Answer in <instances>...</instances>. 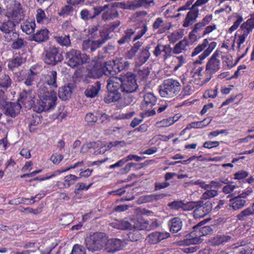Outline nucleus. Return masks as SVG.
<instances>
[{
    "instance_id": "nucleus-18",
    "label": "nucleus",
    "mask_w": 254,
    "mask_h": 254,
    "mask_svg": "<svg viewBox=\"0 0 254 254\" xmlns=\"http://www.w3.org/2000/svg\"><path fill=\"white\" fill-rule=\"evenodd\" d=\"M105 249L108 253H114L122 250L125 246V242L119 239L114 238L106 240Z\"/></svg>"
},
{
    "instance_id": "nucleus-51",
    "label": "nucleus",
    "mask_w": 254,
    "mask_h": 254,
    "mask_svg": "<svg viewBox=\"0 0 254 254\" xmlns=\"http://www.w3.org/2000/svg\"><path fill=\"white\" fill-rule=\"evenodd\" d=\"M19 36V33L16 31L15 29H14V30H12V32H8L5 33L4 37L5 41L10 42L16 40Z\"/></svg>"
},
{
    "instance_id": "nucleus-63",
    "label": "nucleus",
    "mask_w": 254,
    "mask_h": 254,
    "mask_svg": "<svg viewBox=\"0 0 254 254\" xmlns=\"http://www.w3.org/2000/svg\"><path fill=\"white\" fill-rule=\"evenodd\" d=\"M238 188V186L233 185H232V183H230L229 184L223 187L222 191L225 194H229L232 193L235 189Z\"/></svg>"
},
{
    "instance_id": "nucleus-36",
    "label": "nucleus",
    "mask_w": 254,
    "mask_h": 254,
    "mask_svg": "<svg viewBox=\"0 0 254 254\" xmlns=\"http://www.w3.org/2000/svg\"><path fill=\"white\" fill-rule=\"evenodd\" d=\"M54 39L62 47L67 48L71 46V40L69 35H57L54 37Z\"/></svg>"
},
{
    "instance_id": "nucleus-4",
    "label": "nucleus",
    "mask_w": 254,
    "mask_h": 254,
    "mask_svg": "<svg viewBox=\"0 0 254 254\" xmlns=\"http://www.w3.org/2000/svg\"><path fill=\"white\" fill-rule=\"evenodd\" d=\"M106 235L104 233L97 232L85 240L86 248L92 252L103 249L106 243Z\"/></svg>"
},
{
    "instance_id": "nucleus-44",
    "label": "nucleus",
    "mask_w": 254,
    "mask_h": 254,
    "mask_svg": "<svg viewBox=\"0 0 254 254\" xmlns=\"http://www.w3.org/2000/svg\"><path fill=\"white\" fill-rule=\"evenodd\" d=\"M188 45V41L185 40L180 41L172 49V52L175 54H179L186 51V47Z\"/></svg>"
},
{
    "instance_id": "nucleus-31",
    "label": "nucleus",
    "mask_w": 254,
    "mask_h": 254,
    "mask_svg": "<svg viewBox=\"0 0 254 254\" xmlns=\"http://www.w3.org/2000/svg\"><path fill=\"white\" fill-rule=\"evenodd\" d=\"M57 78V73L55 70L49 71L45 76V83L50 86V89L54 90L58 87Z\"/></svg>"
},
{
    "instance_id": "nucleus-9",
    "label": "nucleus",
    "mask_w": 254,
    "mask_h": 254,
    "mask_svg": "<svg viewBox=\"0 0 254 254\" xmlns=\"http://www.w3.org/2000/svg\"><path fill=\"white\" fill-rule=\"evenodd\" d=\"M44 62L49 65H55L63 60L62 54L55 46L50 47L44 52Z\"/></svg>"
},
{
    "instance_id": "nucleus-30",
    "label": "nucleus",
    "mask_w": 254,
    "mask_h": 254,
    "mask_svg": "<svg viewBox=\"0 0 254 254\" xmlns=\"http://www.w3.org/2000/svg\"><path fill=\"white\" fill-rule=\"evenodd\" d=\"M79 178L72 174L67 175L64 178V182H58L57 186L60 188H68L73 185L75 182L78 180Z\"/></svg>"
},
{
    "instance_id": "nucleus-28",
    "label": "nucleus",
    "mask_w": 254,
    "mask_h": 254,
    "mask_svg": "<svg viewBox=\"0 0 254 254\" xmlns=\"http://www.w3.org/2000/svg\"><path fill=\"white\" fill-rule=\"evenodd\" d=\"M37 66L34 65L31 67L27 73V77L24 80L23 83L27 86L32 87L34 84L35 77L39 73Z\"/></svg>"
},
{
    "instance_id": "nucleus-6",
    "label": "nucleus",
    "mask_w": 254,
    "mask_h": 254,
    "mask_svg": "<svg viewBox=\"0 0 254 254\" xmlns=\"http://www.w3.org/2000/svg\"><path fill=\"white\" fill-rule=\"evenodd\" d=\"M219 56V52L216 51L208 60L206 65L205 70L203 72L204 79L202 81L203 84L209 81L211 79L212 75L220 68Z\"/></svg>"
},
{
    "instance_id": "nucleus-41",
    "label": "nucleus",
    "mask_w": 254,
    "mask_h": 254,
    "mask_svg": "<svg viewBox=\"0 0 254 254\" xmlns=\"http://www.w3.org/2000/svg\"><path fill=\"white\" fill-rule=\"evenodd\" d=\"M42 118V117H41L40 115H35L29 119L28 127L30 132L35 131V127L41 123Z\"/></svg>"
},
{
    "instance_id": "nucleus-54",
    "label": "nucleus",
    "mask_w": 254,
    "mask_h": 254,
    "mask_svg": "<svg viewBox=\"0 0 254 254\" xmlns=\"http://www.w3.org/2000/svg\"><path fill=\"white\" fill-rule=\"evenodd\" d=\"M148 221H136V224L135 225H133V228L137 230H146L148 231Z\"/></svg>"
},
{
    "instance_id": "nucleus-37",
    "label": "nucleus",
    "mask_w": 254,
    "mask_h": 254,
    "mask_svg": "<svg viewBox=\"0 0 254 254\" xmlns=\"http://www.w3.org/2000/svg\"><path fill=\"white\" fill-rule=\"evenodd\" d=\"M36 27L35 21H26L23 22L20 26L22 31L27 35L33 33Z\"/></svg>"
},
{
    "instance_id": "nucleus-26",
    "label": "nucleus",
    "mask_w": 254,
    "mask_h": 254,
    "mask_svg": "<svg viewBox=\"0 0 254 254\" xmlns=\"http://www.w3.org/2000/svg\"><path fill=\"white\" fill-rule=\"evenodd\" d=\"M150 47L146 46L143 49L140 53L137 55L135 59V67L137 66H140L144 64L148 60L150 56V54L149 52Z\"/></svg>"
},
{
    "instance_id": "nucleus-27",
    "label": "nucleus",
    "mask_w": 254,
    "mask_h": 254,
    "mask_svg": "<svg viewBox=\"0 0 254 254\" xmlns=\"http://www.w3.org/2000/svg\"><path fill=\"white\" fill-rule=\"evenodd\" d=\"M26 61V58L22 55H15L9 60L7 67L9 69L13 71L20 66Z\"/></svg>"
},
{
    "instance_id": "nucleus-64",
    "label": "nucleus",
    "mask_w": 254,
    "mask_h": 254,
    "mask_svg": "<svg viewBox=\"0 0 254 254\" xmlns=\"http://www.w3.org/2000/svg\"><path fill=\"white\" fill-rule=\"evenodd\" d=\"M148 28L146 24H143L140 29L138 30L137 35L133 39V41L140 39L147 31Z\"/></svg>"
},
{
    "instance_id": "nucleus-17",
    "label": "nucleus",
    "mask_w": 254,
    "mask_h": 254,
    "mask_svg": "<svg viewBox=\"0 0 254 254\" xmlns=\"http://www.w3.org/2000/svg\"><path fill=\"white\" fill-rule=\"evenodd\" d=\"M121 22L120 21H116L109 24L105 25L102 29L100 30V36L102 38L105 42L113 37L111 33L114 32L115 30L119 26Z\"/></svg>"
},
{
    "instance_id": "nucleus-15",
    "label": "nucleus",
    "mask_w": 254,
    "mask_h": 254,
    "mask_svg": "<svg viewBox=\"0 0 254 254\" xmlns=\"http://www.w3.org/2000/svg\"><path fill=\"white\" fill-rule=\"evenodd\" d=\"M105 43L102 38L97 40H85L82 43V50L86 52L93 53Z\"/></svg>"
},
{
    "instance_id": "nucleus-14",
    "label": "nucleus",
    "mask_w": 254,
    "mask_h": 254,
    "mask_svg": "<svg viewBox=\"0 0 254 254\" xmlns=\"http://www.w3.org/2000/svg\"><path fill=\"white\" fill-rule=\"evenodd\" d=\"M0 107L6 116L15 118L19 114L21 105L18 102L15 103L7 101Z\"/></svg>"
},
{
    "instance_id": "nucleus-5",
    "label": "nucleus",
    "mask_w": 254,
    "mask_h": 254,
    "mask_svg": "<svg viewBox=\"0 0 254 254\" xmlns=\"http://www.w3.org/2000/svg\"><path fill=\"white\" fill-rule=\"evenodd\" d=\"M65 60L67 64L71 68L89 62V56L86 54H82L80 51L71 49L65 53Z\"/></svg>"
},
{
    "instance_id": "nucleus-38",
    "label": "nucleus",
    "mask_w": 254,
    "mask_h": 254,
    "mask_svg": "<svg viewBox=\"0 0 254 254\" xmlns=\"http://www.w3.org/2000/svg\"><path fill=\"white\" fill-rule=\"evenodd\" d=\"M111 225L115 228L121 230H131L133 228V224L125 220L113 222Z\"/></svg>"
},
{
    "instance_id": "nucleus-53",
    "label": "nucleus",
    "mask_w": 254,
    "mask_h": 254,
    "mask_svg": "<svg viewBox=\"0 0 254 254\" xmlns=\"http://www.w3.org/2000/svg\"><path fill=\"white\" fill-rule=\"evenodd\" d=\"M183 201L182 200H174L169 202L167 205L170 209L177 211L183 209Z\"/></svg>"
},
{
    "instance_id": "nucleus-45",
    "label": "nucleus",
    "mask_w": 254,
    "mask_h": 254,
    "mask_svg": "<svg viewBox=\"0 0 254 254\" xmlns=\"http://www.w3.org/2000/svg\"><path fill=\"white\" fill-rule=\"evenodd\" d=\"M167 194L166 193L162 194H153L150 195H146L142 197V200L143 202H152L154 200H157L167 196Z\"/></svg>"
},
{
    "instance_id": "nucleus-34",
    "label": "nucleus",
    "mask_w": 254,
    "mask_h": 254,
    "mask_svg": "<svg viewBox=\"0 0 254 254\" xmlns=\"http://www.w3.org/2000/svg\"><path fill=\"white\" fill-rule=\"evenodd\" d=\"M72 92L71 85L68 84L59 89L58 95L61 99L65 101L70 97Z\"/></svg>"
},
{
    "instance_id": "nucleus-19",
    "label": "nucleus",
    "mask_w": 254,
    "mask_h": 254,
    "mask_svg": "<svg viewBox=\"0 0 254 254\" xmlns=\"http://www.w3.org/2000/svg\"><path fill=\"white\" fill-rule=\"evenodd\" d=\"M118 64L114 60L107 61L105 63L104 65L102 67V70L104 75H115L120 72L118 69Z\"/></svg>"
},
{
    "instance_id": "nucleus-62",
    "label": "nucleus",
    "mask_w": 254,
    "mask_h": 254,
    "mask_svg": "<svg viewBox=\"0 0 254 254\" xmlns=\"http://www.w3.org/2000/svg\"><path fill=\"white\" fill-rule=\"evenodd\" d=\"M197 201H190L187 203H183V210L190 211L195 209Z\"/></svg>"
},
{
    "instance_id": "nucleus-35",
    "label": "nucleus",
    "mask_w": 254,
    "mask_h": 254,
    "mask_svg": "<svg viewBox=\"0 0 254 254\" xmlns=\"http://www.w3.org/2000/svg\"><path fill=\"white\" fill-rule=\"evenodd\" d=\"M143 98L144 100L142 103V106L143 108H151L156 103L157 99L156 97L150 92L145 94Z\"/></svg>"
},
{
    "instance_id": "nucleus-59",
    "label": "nucleus",
    "mask_w": 254,
    "mask_h": 254,
    "mask_svg": "<svg viewBox=\"0 0 254 254\" xmlns=\"http://www.w3.org/2000/svg\"><path fill=\"white\" fill-rule=\"evenodd\" d=\"M72 10V6L69 5H66L62 8L61 10L59 11L58 14L60 16L64 17L65 16L69 14Z\"/></svg>"
},
{
    "instance_id": "nucleus-21",
    "label": "nucleus",
    "mask_w": 254,
    "mask_h": 254,
    "mask_svg": "<svg viewBox=\"0 0 254 254\" xmlns=\"http://www.w3.org/2000/svg\"><path fill=\"white\" fill-rule=\"evenodd\" d=\"M49 38V31L47 28H43L38 30L35 33L33 34L30 40L38 43H42L47 41Z\"/></svg>"
},
{
    "instance_id": "nucleus-42",
    "label": "nucleus",
    "mask_w": 254,
    "mask_h": 254,
    "mask_svg": "<svg viewBox=\"0 0 254 254\" xmlns=\"http://www.w3.org/2000/svg\"><path fill=\"white\" fill-rule=\"evenodd\" d=\"M121 98L120 92L108 91L107 94L104 97V101L106 103H110L118 101Z\"/></svg>"
},
{
    "instance_id": "nucleus-32",
    "label": "nucleus",
    "mask_w": 254,
    "mask_h": 254,
    "mask_svg": "<svg viewBox=\"0 0 254 254\" xmlns=\"http://www.w3.org/2000/svg\"><path fill=\"white\" fill-rule=\"evenodd\" d=\"M170 231L176 233L180 231L183 226L182 221L179 217H176L171 219L168 222Z\"/></svg>"
},
{
    "instance_id": "nucleus-7",
    "label": "nucleus",
    "mask_w": 254,
    "mask_h": 254,
    "mask_svg": "<svg viewBox=\"0 0 254 254\" xmlns=\"http://www.w3.org/2000/svg\"><path fill=\"white\" fill-rule=\"evenodd\" d=\"M216 45L217 43L215 42H212L209 43L207 39L203 40V42L199 44L192 52L191 56L194 57L204 50L203 52L199 56V59L196 60L195 63L196 64H201L202 61L210 54L212 51L216 48Z\"/></svg>"
},
{
    "instance_id": "nucleus-43",
    "label": "nucleus",
    "mask_w": 254,
    "mask_h": 254,
    "mask_svg": "<svg viewBox=\"0 0 254 254\" xmlns=\"http://www.w3.org/2000/svg\"><path fill=\"white\" fill-rule=\"evenodd\" d=\"M134 33V31L132 29H127L125 32V34L118 41V43L120 45L128 43L130 41L131 37Z\"/></svg>"
},
{
    "instance_id": "nucleus-56",
    "label": "nucleus",
    "mask_w": 254,
    "mask_h": 254,
    "mask_svg": "<svg viewBox=\"0 0 254 254\" xmlns=\"http://www.w3.org/2000/svg\"><path fill=\"white\" fill-rule=\"evenodd\" d=\"M236 17L237 18L236 21H235L233 24V25L229 28V31L231 32L236 30L240 23L243 21V18L240 14L237 13H235Z\"/></svg>"
},
{
    "instance_id": "nucleus-52",
    "label": "nucleus",
    "mask_w": 254,
    "mask_h": 254,
    "mask_svg": "<svg viewBox=\"0 0 254 254\" xmlns=\"http://www.w3.org/2000/svg\"><path fill=\"white\" fill-rule=\"evenodd\" d=\"M36 20L39 23H45L48 21L44 11L41 8H38L37 10Z\"/></svg>"
},
{
    "instance_id": "nucleus-8",
    "label": "nucleus",
    "mask_w": 254,
    "mask_h": 254,
    "mask_svg": "<svg viewBox=\"0 0 254 254\" xmlns=\"http://www.w3.org/2000/svg\"><path fill=\"white\" fill-rule=\"evenodd\" d=\"M122 82V92L124 93H132L136 91L138 85L135 77L130 72L126 74H121Z\"/></svg>"
},
{
    "instance_id": "nucleus-1",
    "label": "nucleus",
    "mask_w": 254,
    "mask_h": 254,
    "mask_svg": "<svg viewBox=\"0 0 254 254\" xmlns=\"http://www.w3.org/2000/svg\"><path fill=\"white\" fill-rule=\"evenodd\" d=\"M40 100L34 106V111L38 113L49 112L54 110L57 100V93L53 89H49L45 85L38 90Z\"/></svg>"
},
{
    "instance_id": "nucleus-49",
    "label": "nucleus",
    "mask_w": 254,
    "mask_h": 254,
    "mask_svg": "<svg viewBox=\"0 0 254 254\" xmlns=\"http://www.w3.org/2000/svg\"><path fill=\"white\" fill-rule=\"evenodd\" d=\"M104 75L102 69L97 68H93L88 71L87 76L90 78L98 79Z\"/></svg>"
},
{
    "instance_id": "nucleus-60",
    "label": "nucleus",
    "mask_w": 254,
    "mask_h": 254,
    "mask_svg": "<svg viewBox=\"0 0 254 254\" xmlns=\"http://www.w3.org/2000/svg\"><path fill=\"white\" fill-rule=\"evenodd\" d=\"M100 27V25L97 24L96 25H93L89 28L88 34L91 36V37L93 39H95L97 37L98 34L97 32Z\"/></svg>"
},
{
    "instance_id": "nucleus-10",
    "label": "nucleus",
    "mask_w": 254,
    "mask_h": 254,
    "mask_svg": "<svg viewBox=\"0 0 254 254\" xmlns=\"http://www.w3.org/2000/svg\"><path fill=\"white\" fill-rule=\"evenodd\" d=\"M34 98V96L32 94V89H24L20 94L17 102L20 103L21 105H22L27 110L31 108L34 109V106L36 105Z\"/></svg>"
},
{
    "instance_id": "nucleus-57",
    "label": "nucleus",
    "mask_w": 254,
    "mask_h": 254,
    "mask_svg": "<svg viewBox=\"0 0 254 254\" xmlns=\"http://www.w3.org/2000/svg\"><path fill=\"white\" fill-rule=\"evenodd\" d=\"M99 144L97 142H90L89 143H88L86 145H83L81 150L80 152L83 153L86 151L88 149H91V148H96L98 147Z\"/></svg>"
},
{
    "instance_id": "nucleus-61",
    "label": "nucleus",
    "mask_w": 254,
    "mask_h": 254,
    "mask_svg": "<svg viewBox=\"0 0 254 254\" xmlns=\"http://www.w3.org/2000/svg\"><path fill=\"white\" fill-rule=\"evenodd\" d=\"M242 29H248L251 31L254 28V19H249L241 26Z\"/></svg>"
},
{
    "instance_id": "nucleus-40",
    "label": "nucleus",
    "mask_w": 254,
    "mask_h": 254,
    "mask_svg": "<svg viewBox=\"0 0 254 254\" xmlns=\"http://www.w3.org/2000/svg\"><path fill=\"white\" fill-rule=\"evenodd\" d=\"M136 72L138 78L142 80H146L150 73V70L148 67L137 66Z\"/></svg>"
},
{
    "instance_id": "nucleus-39",
    "label": "nucleus",
    "mask_w": 254,
    "mask_h": 254,
    "mask_svg": "<svg viewBox=\"0 0 254 254\" xmlns=\"http://www.w3.org/2000/svg\"><path fill=\"white\" fill-rule=\"evenodd\" d=\"M119 16V13L114 9H108L104 10L102 15V19L104 21L113 20Z\"/></svg>"
},
{
    "instance_id": "nucleus-24",
    "label": "nucleus",
    "mask_w": 254,
    "mask_h": 254,
    "mask_svg": "<svg viewBox=\"0 0 254 254\" xmlns=\"http://www.w3.org/2000/svg\"><path fill=\"white\" fill-rule=\"evenodd\" d=\"M102 84L101 81H97L94 84L89 85L84 91V94L87 97L94 98L98 95Z\"/></svg>"
},
{
    "instance_id": "nucleus-55",
    "label": "nucleus",
    "mask_w": 254,
    "mask_h": 254,
    "mask_svg": "<svg viewBox=\"0 0 254 254\" xmlns=\"http://www.w3.org/2000/svg\"><path fill=\"white\" fill-rule=\"evenodd\" d=\"M154 3L153 0H138L134 6L137 8L143 7L147 8L150 7L151 3Z\"/></svg>"
},
{
    "instance_id": "nucleus-20",
    "label": "nucleus",
    "mask_w": 254,
    "mask_h": 254,
    "mask_svg": "<svg viewBox=\"0 0 254 254\" xmlns=\"http://www.w3.org/2000/svg\"><path fill=\"white\" fill-rule=\"evenodd\" d=\"M162 52L164 53L163 58L164 60H166L172 56V49L170 45H164L159 43L155 47L153 55L155 57H158L161 55Z\"/></svg>"
},
{
    "instance_id": "nucleus-13",
    "label": "nucleus",
    "mask_w": 254,
    "mask_h": 254,
    "mask_svg": "<svg viewBox=\"0 0 254 254\" xmlns=\"http://www.w3.org/2000/svg\"><path fill=\"white\" fill-rule=\"evenodd\" d=\"M250 193V191H245L237 196H234V194H232L231 196L232 197L230 199V206L235 210L243 208L246 205V198Z\"/></svg>"
},
{
    "instance_id": "nucleus-46",
    "label": "nucleus",
    "mask_w": 254,
    "mask_h": 254,
    "mask_svg": "<svg viewBox=\"0 0 254 254\" xmlns=\"http://www.w3.org/2000/svg\"><path fill=\"white\" fill-rule=\"evenodd\" d=\"M212 121V118H205L201 121L191 123L190 127L194 128H201L209 125Z\"/></svg>"
},
{
    "instance_id": "nucleus-50",
    "label": "nucleus",
    "mask_w": 254,
    "mask_h": 254,
    "mask_svg": "<svg viewBox=\"0 0 254 254\" xmlns=\"http://www.w3.org/2000/svg\"><path fill=\"white\" fill-rule=\"evenodd\" d=\"M98 119L97 113H88L85 117V121L89 126L92 125L95 123Z\"/></svg>"
},
{
    "instance_id": "nucleus-11",
    "label": "nucleus",
    "mask_w": 254,
    "mask_h": 254,
    "mask_svg": "<svg viewBox=\"0 0 254 254\" xmlns=\"http://www.w3.org/2000/svg\"><path fill=\"white\" fill-rule=\"evenodd\" d=\"M212 208V204L210 201L204 202L201 200L197 201L196 207L193 211V216L195 218L204 217L211 211Z\"/></svg>"
},
{
    "instance_id": "nucleus-3",
    "label": "nucleus",
    "mask_w": 254,
    "mask_h": 254,
    "mask_svg": "<svg viewBox=\"0 0 254 254\" xmlns=\"http://www.w3.org/2000/svg\"><path fill=\"white\" fill-rule=\"evenodd\" d=\"M181 90L180 82L172 78L164 80L159 86V93L161 97L171 98L176 96Z\"/></svg>"
},
{
    "instance_id": "nucleus-2",
    "label": "nucleus",
    "mask_w": 254,
    "mask_h": 254,
    "mask_svg": "<svg viewBox=\"0 0 254 254\" xmlns=\"http://www.w3.org/2000/svg\"><path fill=\"white\" fill-rule=\"evenodd\" d=\"M194 185H198L201 189L206 191L202 193L201 196L200 200H207L217 196L219 194L218 190L221 188L222 184L215 181H211L208 184L202 180H197L193 182Z\"/></svg>"
},
{
    "instance_id": "nucleus-58",
    "label": "nucleus",
    "mask_w": 254,
    "mask_h": 254,
    "mask_svg": "<svg viewBox=\"0 0 254 254\" xmlns=\"http://www.w3.org/2000/svg\"><path fill=\"white\" fill-rule=\"evenodd\" d=\"M70 254H85V249L81 245H74Z\"/></svg>"
},
{
    "instance_id": "nucleus-23",
    "label": "nucleus",
    "mask_w": 254,
    "mask_h": 254,
    "mask_svg": "<svg viewBox=\"0 0 254 254\" xmlns=\"http://www.w3.org/2000/svg\"><path fill=\"white\" fill-rule=\"evenodd\" d=\"M12 84L11 74L6 71L0 73V89H8Z\"/></svg>"
},
{
    "instance_id": "nucleus-47",
    "label": "nucleus",
    "mask_w": 254,
    "mask_h": 254,
    "mask_svg": "<svg viewBox=\"0 0 254 254\" xmlns=\"http://www.w3.org/2000/svg\"><path fill=\"white\" fill-rule=\"evenodd\" d=\"M27 45V42L23 38H19L14 40L10 45V47L14 50H19L23 48Z\"/></svg>"
},
{
    "instance_id": "nucleus-33",
    "label": "nucleus",
    "mask_w": 254,
    "mask_h": 254,
    "mask_svg": "<svg viewBox=\"0 0 254 254\" xmlns=\"http://www.w3.org/2000/svg\"><path fill=\"white\" fill-rule=\"evenodd\" d=\"M15 22L9 18L7 20L0 21V30L4 34L8 32H12L16 27Z\"/></svg>"
},
{
    "instance_id": "nucleus-22",
    "label": "nucleus",
    "mask_w": 254,
    "mask_h": 254,
    "mask_svg": "<svg viewBox=\"0 0 254 254\" xmlns=\"http://www.w3.org/2000/svg\"><path fill=\"white\" fill-rule=\"evenodd\" d=\"M107 88L108 91L115 92H122L121 76L120 77H112L107 80Z\"/></svg>"
},
{
    "instance_id": "nucleus-29",
    "label": "nucleus",
    "mask_w": 254,
    "mask_h": 254,
    "mask_svg": "<svg viewBox=\"0 0 254 254\" xmlns=\"http://www.w3.org/2000/svg\"><path fill=\"white\" fill-rule=\"evenodd\" d=\"M190 9V10L188 12L184 20L183 26L184 27H188L191 25L196 21V18L198 17L199 10L193 9L191 8Z\"/></svg>"
},
{
    "instance_id": "nucleus-48",
    "label": "nucleus",
    "mask_w": 254,
    "mask_h": 254,
    "mask_svg": "<svg viewBox=\"0 0 254 254\" xmlns=\"http://www.w3.org/2000/svg\"><path fill=\"white\" fill-rule=\"evenodd\" d=\"M254 214L253 209L250 207L247 208L242 211L239 214L237 215V219L240 221L246 220L248 216L253 215Z\"/></svg>"
},
{
    "instance_id": "nucleus-16",
    "label": "nucleus",
    "mask_w": 254,
    "mask_h": 254,
    "mask_svg": "<svg viewBox=\"0 0 254 254\" xmlns=\"http://www.w3.org/2000/svg\"><path fill=\"white\" fill-rule=\"evenodd\" d=\"M233 240V236L227 233L225 234H218L210 240V243L212 246H224L230 244Z\"/></svg>"
},
{
    "instance_id": "nucleus-25",
    "label": "nucleus",
    "mask_w": 254,
    "mask_h": 254,
    "mask_svg": "<svg viewBox=\"0 0 254 254\" xmlns=\"http://www.w3.org/2000/svg\"><path fill=\"white\" fill-rule=\"evenodd\" d=\"M168 233L154 232L148 235L145 241L149 244H155L168 238Z\"/></svg>"
},
{
    "instance_id": "nucleus-12",
    "label": "nucleus",
    "mask_w": 254,
    "mask_h": 254,
    "mask_svg": "<svg viewBox=\"0 0 254 254\" xmlns=\"http://www.w3.org/2000/svg\"><path fill=\"white\" fill-rule=\"evenodd\" d=\"M24 16V11L21 3L18 1H14L11 10L7 12L6 16L18 23L23 19Z\"/></svg>"
}]
</instances>
